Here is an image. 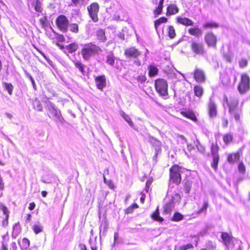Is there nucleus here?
Wrapping results in <instances>:
<instances>
[{
    "mask_svg": "<svg viewBox=\"0 0 250 250\" xmlns=\"http://www.w3.org/2000/svg\"><path fill=\"white\" fill-rule=\"evenodd\" d=\"M78 45L75 43L69 44L66 47V49L70 53L75 52L78 49Z\"/></svg>",
    "mask_w": 250,
    "mask_h": 250,
    "instance_id": "393cba45",
    "label": "nucleus"
},
{
    "mask_svg": "<svg viewBox=\"0 0 250 250\" xmlns=\"http://www.w3.org/2000/svg\"><path fill=\"white\" fill-rule=\"evenodd\" d=\"M4 88L7 90L10 95H12L13 89V86L11 83H4Z\"/></svg>",
    "mask_w": 250,
    "mask_h": 250,
    "instance_id": "58836bf2",
    "label": "nucleus"
},
{
    "mask_svg": "<svg viewBox=\"0 0 250 250\" xmlns=\"http://www.w3.org/2000/svg\"><path fill=\"white\" fill-rule=\"evenodd\" d=\"M10 247H11V249L12 250H17V247L16 245V243L15 242H12L10 244Z\"/></svg>",
    "mask_w": 250,
    "mask_h": 250,
    "instance_id": "052dcab7",
    "label": "nucleus"
},
{
    "mask_svg": "<svg viewBox=\"0 0 250 250\" xmlns=\"http://www.w3.org/2000/svg\"><path fill=\"white\" fill-rule=\"evenodd\" d=\"M4 188V184L2 182L1 177L0 176V189H3Z\"/></svg>",
    "mask_w": 250,
    "mask_h": 250,
    "instance_id": "69168bd1",
    "label": "nucleus"
},
{
    "mask_svg": "<svg viewBox=\"0 0 250 250\" xmlns=\"http://www.w3.org/2000/svg\"><path fill=\"white\" fill-rule=\"evenodd\" d=\"M70 30L74 33H78L79 31L78 25L76 23L71 24L69 26Z\"/></svg>",
    "mask_w": 250,
    "mask_h": 250,
    "instance_id": "a18cd8bd",
    "label": "nucleus"
},
{
    "mask_svg": "<svg viewBox=\"0 0 250 250\" xmlns=\"http://www.w3.org/2000/svg\"><path fill=\"white\" fill-rule=\"evenodd\" d=\"M221 238L223 240L225 245L227 247H228L232 240V237L230 236L228 233L223 232L222 233Z\"/></svg>",
    "mask_w": 250,
    "mask_h": 250,
    "instance_id": "dca6fc26",
    "label": "nucleus"
},
{
    "mask_svg": "<svg viewBox=\"0 0 250 250\" xmlns=\"http://www.w3.org/2000/svg\"><path fill=\"white\" fill-rule=\"evenodd\" d=\"M152 181L148 180L146 183V190L147 191L149 186L151 185Z\"/></svg>",
    "mask_w": 250,
    "mask_h": 250,
    "instance_id": "0e129e2a",
    "label": "nucleus"
},
{
    "mask_svg": "<svg viewBox=\"0 0 250 250\" xmlns=\"http://www.w3.org/2000/svg\"><path fill=\"white\" fill-rule=\"evenodd\" d=\"M106 62L111 66L114 65L115 62V57L113 54H109L107 56Z\"/></svg>",
    "mask_w": 250,
    "mask_h": 250,
    "instance_id": "c756f323",
    "label": "nucleus"
},
{
    "mask_svg": "<svg viewBox=\"0 0 250 250\" xmlns=\"http://www.w3.org/2000/svg\"><path fill=\"white\" fill-rule=\"evenodd\" d=\"M219 147L216 144H212L211 146L212 156L219 155L218 153Z\"/></svg>",
    "mask_w": 250,
    "mask_h": 250,
    "instance_id": "473e14b6",
    "label": "nucleus"
},
{
    "mask_svg": "<svg viewBox=\"0 0 250 250\" xmlns=\"http://www.w3.org/2000/svg\"><path fill=\"white\" fill-rule=\"evenodd\" d=\"M170 180L177 185L181 181V175L179 172V167L177 165H175L170 169Z\"/></svg>",
    "mask_w": 250,
    "mask_h": 250,
    "instance_id": "0eeeda50",
    "label": "nucleus"
},
{
    "mask_svg": "<svg viewBox=\"0 0 250 250\" xmlns=\"http://www.w3.org/2000/svg\"><path fill=\"white\" fill-rule=\"evenodd\" d=\"M47 107L49 112V114L54 118L56 122L62 124L64 119L62 116L61 111L57 109L55 104L51 102H48Z\"/></svg>",
    "mask_w": 250,
    "mask_h": 250,
    "instance_id": "f03ea898",
    "label": "nucleus"
},
{
    "mask_svg": "<svg viewBox=\"0 0 250 250\" xmlns=\"http://www.w3.org/2000/svg\"><path fill=\"white\" fill-rule=\"evenodd\" d=\"M195 95L200 98L204 93L203 88L200 85H195L193 88Z\"/></svg>",
    "mask_w": 250,
    "mask_h": 250,
    "instance_id": "a211bd4d",
    "label": "nucleus"
},
{
    "mask_svg": "<svg viewBox=\"0 0 250 250\" xmlns=\"http://www.w3.org/2000/svg\"><path fill=\"white\" fill-rule=\"evenodd\" d=\"M206 247L208 250H216V245L211 241H208L206 244Z\"/></svg>",
    "mask_w": 250,
    "mask_h": 250,
    "instance_id": "49530a36",
    "label": "nucleus"
},
{
    "mask_svg": "<svg viewBox=\"0 0 250 250\" xmlns=\"http://www.w3.org/2000/svg\"><path fill=\"white\" fill-rule=\"evenodd\" d=\"M167 19L165 17H161V18H159V19H158L157 20H156L155 21V23H154L155 29L157 30L158 27L161 23L166 22L167 21Z\"/></svg>",
    "mask_w": 250,
    "mask_h": 250,
    "instance_id": "2f4dec72",
    "label": "nucleus"
},
{
    "mask_svg": "<svg viewBox=\"0 0 250 250\" xmlns=\"http://www.w3.org/2000/svg\"><path fill=\"white\" fill-rule=\"evenodd\" d=\"M212 156L213 160L212 163H211V167L215 170H216L218 167L219 157V155H215Z\"/></svg>",
    "mask_w": 250,
    "mask_h": 250,
    "instance_id": "a878e982",
    "label": "nucleus"
},
{
    "mask_svg": "<svg viewBox=\"0 0 250 250\" xmlns=\"http://www.w3.org/2000/svg\"><path fill=\"white\" fill-rule=\"evenodd\" d=\"M156 91L160 95L166 96L168 95V84L167 81L163 79H157L155 83Z\"/></svg>",
    "mask_w": 250,
    "mask_h": 250,
    "instance_id": "20e7f679",
    "label": "nucleus"
},
{
    "mask_svg": "<svg viewBox=\"0 0 250 250\" xmlns=\"http://www.w3.org/2000/svg\"><path fill=\"white\" fill-rule=\"evenodd\" d=\"M82 46L81 53L85 61H89L91 58L102 52L100 47L92 43L83 44Z\"/></svg>",
    "mask_w": 250,
    "mask_h": 250,
    "instance_id": "f257e3e1",
    "label": "nucleus"
},
{
    "mask_svg": "<svg viewBox=\"0 0 250 250\" xmlns=\"http://www.w3.org/2000/svg\"><path fill=\"white\" fill-rule=\"evenodd\" d=\"M33 229L35 233H39L42 231V227L40 225H34Z\"/></svg>",
    "mask_w": 250,
    "mask_h": 250,
    "instance_id": "c03bdc74",
    "label": "nucleus"
},
{
    "mask_svg": "<svg viewBox=\"0 0 250 250\" xmlns=\"http://www.w3.org/2000/svg\"><path fill=\"white\" fill-rule=\"evenodd\" d=\"M183 219V215L179 212H176L174 213L172 220L174 221H179Z\"/></svg>",
    "mask_w": 250,
    "mask_h": 250,
    "instance_id": "ea45409f",
    "label": "nucleus"
},
{
    "mask_svg": "<svg viewBox=\"0 0 250 250\" xmlns=\"http://www.w3.org/2000/svg\"><path fill=\"white\" fill-rule=\"evenodd\" d=\"M205 41L208 47H216L217 38L212 32H208L205 34Z\"/></svg>",
    "mask_w": 250,
    "mask_h": 250,
    "instance_id": "1a4fd4ad",
    "label": "nucleus"
},
{
    "mask_svg": "<svg viewBox=\"0 0 250 250\" xmlns=\"http://www.w3.org/2000/svg\"><path fill=\"white\" fill-rule=\"evenodd\" d=\"M35 206H36L34 202H32V203H30L28 208L30 210H32L35 208Z\"/></svg>",
    "mask_w": 250,
    "mask_h": 250,
    "instance_id": "680f3d73",
    "label": "nucleus"
},
{
    "mask_svg": "<svg viewBox=\"0 0 250 250\" xmlns=\"http://www.w3.org/2000/svg\"><path fill=\"white\" fill-rule=\"evenodd\" d=\"M168 36L172 39L175 37L176 33L175 29L172 26H169L167 28Z\"/></svg>",
    "mask_w": 250,
    "mask_h": 250,
    "instance_id": "f704fd0d",
    "label": "nucleus"
},
{
    "mask_svg": "<svg viewBox=\"0 0 250 250\" xmlns=\"http://www.w3.org/2000/svg\"><path fill=\"white\" fill-rule=\"evenodd\" d=\"M193 248V246L190 244L175 248V250H187Z\"/></svg>",
    "mask_w": 250,
    "mask_h": 250,
    "instance_id": "37998d69",
    "label": "nucleus"
},
{
    "mask_svg": "<svg viewBox=\"0 0 250 250\" xmlns=\"http://www.w3.org/2000/svg\"><path fill=\"white\" fill-rule=\"evenodd\" d=\"M56 23L60 30L63 32H66L68 25V21L64 15L59 16L56 20Z\"/></svg>",
    "mask_w": 250,
    "mask_h": 250,
    "instance_id": "6e6552de",
    "label": "nucleus"
},
{
    "mask_svg": "<svg viewBox=\"0 0 250 250\" xmlns=\"http://www.w3.org/2000/svg\"><path fill=\"white\" fill-rule=\"evenodd\" d=\"M172 208V204L171 203L166 204L164 207V212L166 213H168L171 210Z\"/></svg>",
    "mask_w": 250,
    "mask_h": 250,
    "instance_id": "de8ad7c7",
    "label": "nucleus"
},
{
    "mask_svg": "<svg viewBox=\"0 0 250 250\" xmlns=\"http://www.w3.org/2000/svg\"><path fill=\"white\" fill-rule=\"evenodd\" d=\"M87 10L89 15L94 22H96L98 21V13L99 11V5L97 2H93L87 7Z\"/></svg>",
    "mask_w": 250,
    "mask_h": 250,
    "instance_id": "423d86ee",
    "label": "nucleus"
},
{
    "mask_svg": "<svg viewBox=\"0 0 250 250\" xmlns=\"http://www.w3.org/2000/svg\"><path fill=\"white\" fill-rule=\"evenodd\" d=\"M194 78L198 83H204L206 80V76L204 71L199 68L194 70Z\"/></svg>",
    "mask_w": 250,
    "mask_h": 250,
    "instance_id": "9d476101",
    "label": "nucleus"
},
{
    "mask_svg": "<svg viewBox=\"0 0 250 250\" xmlns=\"http://www.w3.org/2000/svg\"><path fill=\"white\" fill-rule=\"evenodd\" d=\"M30 246V241L29 240L26 238H24L22 240L21 245V249L26 250L29 248Z\"/></svg>",
    "mask_w": 250,
    "mask_h": 250,
    "instance_id": "c85d7f7f",
    "label": "nucleus"
},
{
    "mask_svg": "<svg viewBox=\"0 0 250 250\" xmlns=\"http://www.w3.org/2000/svg\"><path fill=\"white\" fill-rule=\"evenodd\" d=\"M179 11V9L177 6L174 4H170L167 7V15H172L177 13Z\"/></svg>",
    "mask_w": 250,
    "mask_h": 250,
    "instance_id": "2eb2a0df",
    "label": "nucleus"
},
{
    "mask_svg": "<svg viewBox=\"0 0 250 250\" xmlns=\"http://www.w3.org/2000/svg\"><path fill=\"white\" fill-rule=\"evenodd\" d=\"M0 209L1 210L3 213L7 216H8L9 211L8 208L1 203H0Z\"/></svg>",
    "mask_w": 250,
    "mask_h": 250,
    "instance_id": "09e8293b",
    "label": "nucleus"
},
{
    "mask_svg": "<svg viewBox=\"0 0 250 250\" xmlns=\"http://www.w3.org/2000/svg\"><path fill=\"white\" fill-rule=\"evenodd\" d=\"M182 113L185 117L193 121H195L197 119L195 114L192 112H183Z\"/></svg>",
    "mask_w": 250,
    "mask_h": 250,
    "instance_id": "7c9ffc66",
    "label": "nucleus"
},
{
    "mask_svg": "<svg viewBox=\"0 0 250 250\" xmlns=\"http://www.w3.org/2000/svg\"><path fill=\"white\" fill-rule=\"evenodd\" d=\"M228 124V121L226 118H223L222 119V126L224 127H226Z\"/></svg>",
    "mask_w": 250,
    "mask_h": 250,
    "instance_id": "bf43d9fd",
    "label": "nucleus"
},
{
    "mask_svg": "<svg viewBox=\"0 0 250 250\" xmlns=\"http://www.w3.org/2000/svg\"><path fill=\"white\" fill-rule=\"evenodd\" d=\"M34 7L35 10L38 12H41L42 11V7L41 4L39 0H37L36 2H33L30 4Z\"/></svg>",
    "mask_w": 250,
    "mask_h": 250,
    "instance_id": "cd10ccee",
    "label": "nucleus"
},
{
    "mask_svg": "<svg viewBox=\"0 0 250 250\" xmlns=\"http://www.w3.org/2000/svg\"><path fill=\"white\" fill-rule=\"evenodd\" d=\"M239 66L241 68L246 67L248 64V61L246 59H241L239 62Z\"/></svg>",
    "mask_w": 250,
    "mask_h": 250,
    "instance_id": "603ef678",
    "label": "nucleus"
},
{
    "mask_svg": "<svg viewBox=\"0 0 250 250\" xmlns=\"http://www.w3.org/2000/svg\"><path fill=\"white\" fill-rule=\"evenodd\" d=\"M33 105L34 107V108L39 111H41L42 110V107L41 104V102L37 100H35L34 102H33Z\"/></svg>",
    "mask_w": 250,
    "mask_h": 250,
    "instance_id": "e433bc0d",
    "label": "nucleus"
},
{
    "mask_svg": "<svg viewBox=\"0 0 250 250\" xmlns=\"http://www.w3.org/2000/svg\"><path fill=\"white\" fill-rule=\"evenodd\" d=\"M134 63L137 66H140L141 65V62L139 59H136L134 61Z\"/></svg>",
    "mask_w": 250,
    "mask_h": 250,
    "instance_id": "774afa93",
    "label": "nucleus"
},
{
    "mask_svg": "<svg viewBox=\"0 0 250 250\" xmlns=\"http://www.w3.org/2000/svg\"><path fill=\"white\" fill-rule=\"evenodd\" d=\"M250 89V78L245 73L242 74L241 81L238 86V90L240 94H245Z\"/></svg>",
    "mask_w": 250,
    "mask_h": 250,
    "instance_id": "7ed1b4c3",
    "label": "nucleus"
},
{
    "mask_svg": "<svg viewBox=\"0 0 250 250\" xmlns=\"http://www.w3.org/2000/svg\"><path fill=\"white\" fill-rule=\"evenodd\" d=\"M188 33L190 35L198 37L202 34V30L198 28H190L188 29Z\"/></svg>",
    "mask_w": 250,
    "mask_h": 250,
    "instance_id": "6ab92c4d",
    "label": "nucleus"
},
{
    "mask_svg": "<svg viewBox=\"0 0 250 250\" xmlns=\"http://www.w3.org/2000/svg\"><path fill=\"white\" fill-rule=\"evenodd\" d=\"M21 231L20 226L19 223H16L13 227L12 237L15 239Z\"/></svg>",
    "mask_w": 250,
    "mask_h": 250,
    "instance_id": "aec40b11",
    "label": "nucleus"
},
{
    "mask_svg": "<svg viewBox=\"0 0 250 250\" xmlns=\"http://www.w3.org/2000/svg\"><path fill=\"white\" fill-rule=\"evenodd\" d=\"M95 83L97 88L102 90L106 86V79L105 76L102 75L96 77Z\"/></svg>",
    "mask_w": 250,
    "mask_h": 250,
    "instance_id": "9b49d317",
    "label": "nucleus"
},
{
    "mask_svg": "<svg viewBox=\"0 0 250 250\" xmlns=\"http://www.w3.org/2000/svg\"><path fill=\"white\" fill-rule=\"evenodd\" d=\"M148 69L149 70V75L150 77H153L158 73V69L155 66L150 65Z\"/></svg>",
    "mask_w": 250,
    "mask_h": 250,
    "instance_id": "bb28decb",
    "label": "nucleus"
},
{
    "mask_svg": "<svg viewBox=\"0 0 250 250\" xmlns=\"http://www.w3.org/2000/svg\"><path fill=\"white\" fill-rule=\"evenodd\" d=\"M121 116L126 122H127L129 126L132 127L133 126V123L132 122L130 117L128 115L126 114L125 112L122 111L121 113Z\"/></svg>",
    "mask_w": 250,
    "mask_h": 250,
    "instance_id": "b1692460",
    "label": "nucleus"
},
{
    "mask_svg": "<svg viewBox=\"0 0 250 250\" xmlns=\"http://www.w3.org/2000/svg\"><path fill=\"white\" fill-rule=\"evenodd\" d=\"M191 188V183L190 181H187L184 185V190L186 193H189Z\"/></svg>",
    "mask_w": 250,
    "mask_h": 250,
    "instance_id": "79ce46f5",
    "label": "nucleus"
},
{
    "mask_svg": "<svg viewBox=\"0 0 250 250\" xmlns=\"http://www.w3.org/2000/svg\"><path fill=\"white\" fill-rule=\"evenodd\" d=\"M230 113L233 115L234 118L236 121H238L240 119L239 114L238 112H235V110L232 113Z\"/></svg>",
    "mask_w": 250,
    "mask_h": 250,
    "instance_id": "13d9d810",
    "label": "nucleus"
},
{
    "mask_svg": "<svg viewBox=\"0 0 250 250\" xmlns=\"http://www.w3.org/2000/svg\"><path fill=\"white\" fill-rule=\"evenodd\" d=\"M229 107V111L230 113H232L237 105V103L236 102H234L231 103H228L227 104Z\"/></svg>",
    "mask_w": 250,
    "mask_h": 250,
    "instance_id": "a19ab883",
    "label": "nucleus"
},
{
    "mask_svg": "<svg viewBox=\"0 0 250 250\" xmlns=\"http://www.w3.org/2000/svg\"><path fill=\"white\" fill-rule=\"evenodd\" d=\"M177 21L178 23L184 25H193V21L190 19L187 18L178 17L177 18Z\"/></svg>",
    "mask_w": 250,
    "mask_h": 250,
    "instance_id": "4468645a",
    "label": "nucleus"
},
{
    "mask_svg": "<svg viewBox=\"0 0 250 250\" xmlns=\"http://www.w3.org/2000/svg\"><path fill=\"white\" fill-rule=\"evenodd\" d=\"M203 27L205 28H217L218 25L214 22L206 23L203 25Z\"/></svg>",
    "mask_w": 250,
    "mask_h": 250,
    "instance_id": "4c0bfd02",
    "label": "nucleus"
},
{
    "mask_svg": "<svg viewBox=\"0 0 250 250\" xmlns=\"http://www.w3.org/2000/svg\"><path fill=\"white\" fill-rule=\"evenodd\" d=\"M140 52L135 47H130L125 50V54L127 57L137 58L140 55Z\"/></svg>",
    "mask_w": 250,
    "mask_h": 250,
    "instance_id": "f8f14e48",
    "label": "nucleus"
},
{
    "mask_svg": "<svg viewBox=\"0 0 250 250\" xmlns=\"http://www.w3.org/2000/svg\"><path fill=\"white\" fill-rule=\"evenodd\" d=\"M233 139V136L230 133H227L223 136V140L226 145L229 144Z\"/></svg>",
    "mask_w": 250,
    "mask_h": 250,
    "instance_id": "5701e85b",
    "label": "nucleus"
},
{
    "mask_svg": "<svg viewBox=\"0 0 250 250\" xmlns=\"http://www.w3.org/2000/svg\"><path fill=\"white\" fill-rule=\"evenodd\" d=\"M240 154L239 152L229 154L228 157V161L229 163H233L239 160Z\"/></svg>",
    "mask_w": 250,
    "mask_h": 250,
    "instance_id": "f3484780",
    "label": "nucleus"
},
{
    "mask_svg": "<svg viewBox=\"0 0 250 250\" xmlns=\"http://www.w3.org/2000/svg\"><path fill=\"white\" fill-rule=\"evenodd\" d=\"M26 76L30 79V80L31 81V82L32 83L33 87L35 89H36V84H35V81H34L33 78L29 73H26Z\"/></svg>",
    "mask_w": 250,
    "mask_h": 250,
    "instance_id": "6e6d98bb",
    "label": "nucleus"
},
{
    "mask_svg": "<svg viewBox=\"0 0 250 250\" xmlns=\"http://www.w3.org/2000/svg\"><path fill=\"white\" fill-rule=\"evenodd\" d=\"M191 51L196 55L203 56L206 53V49L203 42L191 41L190 43Z\"/></svg>",
    "mask_w": 250,
    "mask_h": 250,
    "instance_id": "39448f33",
    "label": "nucleus"
},
{
    "mask_svg": "<svg viewBox=\"0 0 250 250\" xmlns=\"http://www.w3.org/2000/svg\"><path fill=\"white\" fill-rule=\"evenodd\" d=\"M228 98L226 96V95H224V98H223V105L224 106H225V104H228Z\"/></svg>",
    "mask_w": 250,
    "mask_h": 250,
    "instance_id": "e2e57ef3",
    "label": "nucleus"
},
{
    "mask_svg": "<svg viewBox=\"0 0 250 250\" xmlns=\"http://www.w3.org/2000/svg\"><path fill=\"white\" fill-rule=\"evenodd\" d=\"M164 0H160L159 1V5L154 11V13L155 14H160L162 12V9L163 7Z\"/></svg>",
    "mask_w": 250,
    "mask_h": 250,
    "instance_id": "c9c22d12",
    "label": "nucleus"
},
{
    "mask_svg": "<svg viewBox=\"0 0 250 250\" xmlns=\"http://www.w3.org/2000/svg\"><path fill=\"white\" fill-rule=\"evenodd\" d=\"M75 65L76 67L78 68L81 72L83 71V66L81 62L76 61L75 62Z\"/></svg>",
    "mask_w": 250,
    "mask_h": 250,
    "instance_id": "8fccbe9b",
    "label": "nucleus"
},
{
    "mask_svg": "<svg viewBox=\"0 0 250 250\" xmlns=\"http://www.w3.org/2000/svg\"><path fill=\"white\" fill-rule=\"evenodd\" d=\"M97 37V39L103 42H104L106 40V37L105 36V33L104 31L102 29H99L97 31L96 33Z\"/></svg>",
    "mask_w": 250,
    "mask_h": 250,
    "instance_id": "4be33fe9",
    "label": "nucleus"
},
{
    "mask_svg": "<svg viewBox=\"0 0 250 250\" xmlns=\"http://www.w3.org/2000/svg\"><path fill=\"white\" fill-rule=\"evenodd\" d=\"M151 217L153 220L160 222H162L164 220L163 218L159 215L158 207L157 208L156 210L152 214Z\"/></svg>",
    "mask_w": 250,
    "mask_h": 250,
    "instance_id": "412c9836",
    "label": "nucleus"
},
{
    "mask_svg": "<svg viewBox=\"0 0 250 250\" xmlns=\"http://www.w3.org/2000/svg\"><path fill=\"white\" fill-rule=\"evenodd\" d=\"M137 80L141 83H143L146 81V78L145 76L141 75L137 77Z\"/></svg>",
    "mask_w": 250,
    "mask_h": 250,
    "instance_id": "4d7b16f0",
    "label": "nucleus"
},
{
    "mask_svg": "<svg viewBox=\"0 0 250 250\" xmlns=\"http://www.w3.org/2000/svg\"><path fill=\"white\" fill-rule=\"evenodd\" d=\"M103 228L104 231H106L107 228H108V224L106 221H102L101 223V225L100 227V232L101 231L102 228Z\"/></svg>",
    "mask_w": 250,
    "mask_h": 250,
    "instance_id": "864d4df0",
    "label": "nucleus"
},
{
    "mask_svg": "<svg viewBox=\"0 0 250 250\" xmlns=\"http://www.w3.org/2000/svg\"><path fill=\"white\" fill-rule=\"evenodd\" d=\"M174 200L179 201L181 199L180 195L179 194H175L174 197Z\"/></svg>",
    "mask_w": 250,
    "mask_h": 250,
    "instance_id": "338daca9",
    "label": "nucleus"
},
{
    "mask_svg": "<svg viewBox=\"0 0 250 250\" xmlns=\"http://www.w3.org/2000/svg\"><path fill=\"white\" fill-rule=\"evenodd\" d=\"M238 168L241 173H244L245 171V167L242 162L239 163Z\"/></svg>",
    "mask_w": 250,
    "mask_h": 250,
    "instance_id": "5fc2aeb1",
    "label": "nucleus"
},
{
    "mask_svg": "<svg viewBox=\"0 0 250 250\" xmlns=\"http://www.w3.org/2000/svg\"><path fill=\"white\" fill-rule=\"evenodd\" d=\"M203 203L204 204L203 207L197 211V213L199 214L202 212H206L207 208L208 206V200L204 199Z\"/></svg>",
    "mask_w": 250,
    "mask_h": 250,
    "instance_id": "72a5a7b5",
    "label": "nucleus"
},
{
    "mask_svg": "<svg viewBox=\"0 0 250 250\" xmlns=\"http://www.w3.org/2000/svg\"><path fill=\"white\" fill-rule=\"evenodd\" d=\"M72 3L75 6H79L82 5L85 0H71Z\"/></svg>",
    "mask_w": 250,
    "mask_h": 250,
    "instance_id": "3c124183",
    "label": "nucleus"
},
{
    "mask_svg": "<svg viewBox=\"0 0 250 250\" xmlns=\"http://www.w3.org/2000/svg\"><path fill=\"white\" fill-rule=\"evenodd\" d=\"M209 115L211 118H214L217 115L216 106L215 103L212 101H210L208 105Z\"/></svg>",
    "mask_w": 250,
    "mask_h": 250,
    "instance_id": "ddd939ff",
    "label": "nucleus"
}]
</instances>
